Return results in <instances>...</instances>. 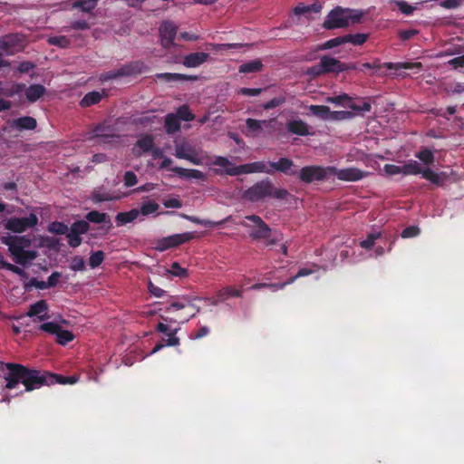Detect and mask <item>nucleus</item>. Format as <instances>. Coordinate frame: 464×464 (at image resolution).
I'll use <instances>...</instances> for the list:
<instances>
[{
  "label": "nucleus",
  "mask_w": 464,
  "mask_h": 464,
  "mask_svg": "<svg viewBox=\"0 0 464 464\" xmlns=\"http://www.w3.org/2000/svg\"><path fill=\"white\" fill-rule=\"evenodd\" d=\"M7 372L4 374L5 388L14 389L20 382L24 384L26 392H32L42 386L52 385L51 372L26 367L20 363L6 364Z\"/></svg>",
  "instance_id": "1"
},
{
  "label": "nucleus",
  "mask_w": 464,
  "mask_h": 464,
  "mask_svg": "<svg viewBox=\"0 0 464 464\" xmlns=\"http://www.w3.org/2000/svg\"><path fill=\"white\" fill-rule=\"evenodd\" d=\"M290 196L287 189L276 188L269 178L256 182L242 194V198L251 203L261 202L268 198L285 200Z\"/></svg>",
  "instance_id": "2"
},
{
  "label": "nucleus",
  "mask_w": 464,
  "mask_h": 464,
  "mask_svg": "<svg viewBox=\"0 0 464 464\" xmlns=\"http://www.w3.org/2000/svg\"><path fill=\"white\" fill-rule=\"evenodd\" d=\"M1 242L8 246L14 263L24 266L37 256L34 250H27L32 244V239L28 236L7 235L1 237Z\"/></svg>",
  "instance_id": "3"
},
{
  "label": "nucleus",
  "mask_w": 464,
  "mask_h": 464,
  "mask_svg": "<svg viewBox=\"0 0 464 464\" xmlns=\"http://www.w3.org/2000/svg\"><path fill=\"white\" fill-rule=\"evenodd\" d=\"M195 237L194 232H186L175 234L162 238H159L154 242V248L157 251L163 252L172 247L179 246L182 244L189 242Z\"/></svg>",
  "instance_id": "4"
},
{
  "label": "nucleus",
  "mask_w": 464,
  "mask_h": 464,
  "mask_svg": "<svg viewBox=\"0 0 464 464\" xmlns=\"http://www.w3.org/2000/svg\"><path fill=\"white\" fill-rule=\"evenodd\" d=\"M253 223V226H249L246 223H241L245 227H251L249 237L254 240L266 239L271 236V227L257 215H248L245 218Z\"/></svg>",
  "instance_id": "5"
},
{
  "label": "nucleus",
  "mask_w": 464,
  "mask_h": 464,
  "mask_svg": "<svg viewBox=\"0 0 464 464\" xmlns=\"http://www.w3.org/2000/svg\"><path fill=\"white\" fill-rule=\"evenodd\" d=\"M330 166H306L299 171V179L304 183H312L314 181H322L331 177Z\"/></svg>",
  "instance_id": "6"
},
{
  "label": "nucleus",
  "mask_w": 464,
  "mask_h": 464,
  "mask_svg": "<svg viewBox=\"0 0 464 464\" xmlns=\"http://www.w3.org/2000/svg\"><path fill=\"white\" fill-rule=\"evenodd\" d=\"M265 172L267 174H272V170L266 168V164L264 161H256L246 164H242L239 166H235L233 168L227 169L224 173L229 176H237L241 174H250V173H261Z\"/></svg>",
  "instance_id": "7"
},
{
  "label": "nucleus",
  "mask_w": 464,
  "mask_h": 464,
  "mask_svg": "<svg viewBox=\"0 0 464 464\" xmlns=\"http://www.w3.org/2000/svg\"><path fill=\"white\" fill-rule=\"evenodd\" d=\"M38 224V218L34 213H30L25 218H11L5 223V228L14 233H22Z\"/></svg>",
  "instance_id": "8"
},
{
  "label": "nucleus",
  "mask_w": 464,
  "mask_h": 464,
  "mask_svg": "<svg viewBox=\"0 0 464 464\" xmlns=\"http://www.w3.org/2000/svg\"><path fill=\"white\" fill-rule=\"evenodd\" d=\"M347 8L337 6L334 8L324 22L326 29L343 28L348 26Z\"/></svg>",
  "instance_id": "9"
},
{
  "label": "nucleus",
  "mask_w": 464,
  "mask_h": 464,
  "mask_svg": "<svg viewBox=\"0 0 464 464\" xmlns=\"http://www.w3.org/2000/svg\"><path fill=\"white\" fill-rule=\"evenodd\" d=\"M160 43L163 48L169 49L172 46H175L176 44L174 42L178 27L171 21H163L159 28Z\"/></svg>",
  "instance_id": "10"
},
{
  "label": "nucleus",
  "mask_w": 464,
  "mask_h": 464,
  "mask_svg": "<svg viewBox=\"0 0 464 464\" xmlns=\"http://www.w3.org/2000/svg\"><path fill=\"white\" fill-rule=\"evenodd\" d=\"M331 176H336L338 179L343 181H358L362 179L367 173L357 168L337 169L330 166Z\"/></svg>",
  "instance_id": "11"
},
{
  "label": "nucleus",
  "mask_w": 464,
  "mask_h": 464,
  "mask_svg": "<svg viewBox=\"0 0 464 464\" xmlns=\"http://www.w3.org/2000/svg\"><path fill=\"white\" fill-rule=\"evenodd\" d=\"M174 155L178 159L186 160L195 165H200L202 163L201 159L198 157L194 147L188 144H179L175 148Z\"/></svg>",
  "instance_id": "12"
},
{
  "label": "nucleus",
  "mask_w": 464,
  "mask_h": 464,
  "mask_svg": "<svg viewBox=\"0 0 464 464\" xmlns=\"http://www.w3.org/2000/svg\"><path fill=\"white\" fill-rule=\"evenodd\" d=\"M7 125L12 130L19 131L34 130L37 127V121L34 117L23 116L14 120H8Z\"/></svg>",
  "instance_id": "13"
},
{
  "label": "nucleus",
  "mask_w": 464,
  "mask_h": 464,
  "mask_svg": "<svg viewBox=\"0 0 464 464\" xmlns=\"http://www.w3.org/2000/svg\"><path fill=\"white\" fill-rule=\"evenodd\" d=\"M268 165L272 173L278 171L290 176H294L297 173V171L293 169L295 167L294 161L288 158H280L277 161H269Z\"/></svg>",
  "instance_id": "14"
},
{
  "label": "nucleus",
  "mask_w": 464,
  "mask_h": 464,
  "mask_svg": "<svg viewBox=\"0 0 464 464\" xmlns=\"http://www.w3.org/2000/svg\"><path fill=\"white\" fill-rule=\"evenodd\" d=\"M23 36L18 34H8L0 40V52L7 54L14 53L16 46H20Z\"/></svg>",
  "instance_id": "15"
},
{
  "label": "nucleus",
  "mask_w": 464,
  "mask_h": 464,
  "mask_svg": "<svg viewBox=\"0 0 464 464\" xmlns=\"http://www.w3.org/2000/svg\"><path fill=\"white\" fill-rule=\"evenodd\" d=\"M372 63V69L373 70H380L382 67H385L389 70H392V69H395V70H399V69H408V70H413V69H418V70H420L422 68V64L420 63H384L383 64H381L379 60H375L373 63Z\"/></svg>",
  "instance_id": "16"
},
{
  "label": "nucleus",
  "mask_w": 464,
  "mask_h": 464,
  "mask_svg": "<svg viewBox=\"0 0 464 464\" xmlns=\"http://www.w3.org/2000/svg\"><path fill=\"white\" fill-rule=\"evenodd\" d=\"M156 330L160 333H163L168 336V339H162L161 342L164 343L165 346H177L179 344V338L176 336L179 328H175L169 330V327L167 324L159 323L157 324Z\"/></svg>",
  "instance_id": "17"
},
{
  "label": "nucleus",
  "mask_w": 464,
  "mask_h": 464,
  "mask_svg": "<svg viewBox=\"0 0 464 464\" xmlns=\"http://www.w3.org/2000/svg\"><path fill=\"white\" fill-rule=\"evenodd\" d=\"M420 174L422 175L423 179L430 181L431 183L439 187H443L450 178L447 172L442 171L440 173H436L435 171L429 168L422 169V172H420Z\"/></svg>",
  "instance_id": "18"
},
{
  "label": "nucleus",
  "mask_w": 464,
  "mask_h": 464,
  "mask_svg": "<svg viewBox=\"0 0 464 464\" xmlns=\"http://www.w3.org/2000/svg\"><path fill=\"white\" fill-rule=\"evenodd\" d=\"M209 53L204 52L191 53L183 59V65L188 68H195L203 64L209 59Z\"/></svg>",
  "instance_id": "19"
},
{
  "label": "nucleus",
  "mask_w": 464,
  "mask_h": 464,
  "mask_svg": "<svg viewBox=\"0 0 464 464\" xmlns=\"http://www.w3.org/2000/svg\"><path fill=\"white\" fill-rule=\"evenodd\" d=\"M321 67L326 73H339L343 72L342 62L328 55L321 57Z\"/></svg>",
  "instance_id": "20"
},
{
  "label": "nucleus",
  "mask_w": 464,
  "mask_h": 464,
  "mask_svg": "<svg viewBox=\"0 0 464 464\" xmlns=\"http://www.w3.org/2000/svg\"><path fill=\"white\" fill-rule=\"evenodd\" d=\"M272 121H259L256 119L248 118L246 120V127L248 132V135H251L253 137H256L259 135L263 130L264 127L270 126Z\"/></svg>",
  "instance_id": "21"
},
{
  "label": "nucleus",
  "mask_w": 464,
  "mask_h": 464,
  "mask_svg": "<svg viewBox=\"0 0 464 464\" xmlns=\"http://www.w3.org/2000/svg\"><path fill=\"white\" fill-rule=\"evenodd\" d=\"M243 295L242 288L236 289L231 285H227L221 289H219L216 293V302L214 304L222 303L227 300L230 297H241Z\"/></svg>",
  "instance_id": "22"
},
{
  "label": "nucleus",
  "mask_w": 464,
  "mask_h": 464,
  "mask_svg": "<svg viewBox=\"0 0 464 464\" xmlns=\"http://www.w3.org/2000/svg\"><path fill=\"white\" fill-rule=\"evenodd\" d=\"M170 170L180 178L195 179L199 180H206V175L198 169H184L181 167H173Z\"/></svg>",
  "instance_id": "23"
},
{
  "label": "nucleus",
  "mask_w": 464,
  "mask_h": 464,
  "mask_svg": "<svg viewBox=\"0 0 464 464\" xmlns=\"http://www.w3.org/2000/svg\"><path fill=\"white\" fill-rule=\"evenodd\" d=\"M48 310V304L45 300H39L36 303L31 304L26 313L29 317L38 316L39 321H44L48 318L47 315H41L42 313Z\"/></svg>",
  "instance_id": "24"
},
{
  "label": "nucleus",
  "mask_w": 464,
  "mask_h": 464,
  "mask_svg": "<svg viewBox=\"0 0 464 464\" xmlns=\"http://www.w3.org/2000/svg\"><path fill=\"white\" fill-rule=\"evenodd\" d=\"M286 129L289 132L299 136H307L310 134L308 125L302 120H292L286 123Z\"/></svg>",
  "instance_id": "25"
},
{
  "label": "nucleus",
  "mask_w": 464,
  "mask_h": 464,
  "mask_svg": "<svg viewBox=\"0 0 464 464\" xmlns=\"http://www.w3.org/2000/svg\"><path fill=\"white\" fill-rule=\"evenodd\" d=\"M135 72L133 65H124L119 70L110 71L101 75L102 81H110L122 76H129Z\"/></svg>",
  "instance_id": "26"
},
{
  "label": "nucleus",
  "mask_w": 464,
  "mask_h": 464,
  "mask_svg": "<svg viewBox=\"0 0 464 464\" xmlns=\"http://www.w3.org/2000/svg\"><path fill=\"white\" fill-rule=\"evenodd\" d=\"M156 78L165 82H171L177 81H196L198 80L197 76L182 74V73H171V72H162L158 73Z\"/></svg>",
  "instance_id": "27"
},
{
  "label": "nucleus",
  "mask_w": 464,
  "mask_h": 464,
  "mask_svg": "<svg viewBox=\"0 0 464 464\" xmlns=\"http://www.w3.org/2000/svg\"><path fill=\"white\" fill-rule=\"evenodd\" d=\"M46 90L41 84H32L25 90V97L30 102H35L44 96Z\"/></svg>",
  "instance_id": "28"
},
{
  "label": "nucleus",
  "mask_w": 464,
  "mask_h": 464,
  "mask_svg": "<svg viewBox=\"0 0 464 464\" xmlns=\"http://www.w3.org/2000/svg\"><path fill=\"white\" fill-rule=\"evenodd\" d=\"M165 130L168 134H174L180 130V121L179 117L174 113H168L165 116Z\"/></svg>",
  "instance_id": "29"
},
{
  "label": "nucleus",
  "mask_w": 464,
  "mask_h": 464,
  "mask_svg": "<svg viewBox=\"0 0 464 464\" xmlns=\"http://www.w3.org/2000/svg\"><path fill=\"white\" fill-rule=\"evenodd\" d=\"M140 216V210L133 208L128 212H119L115 217L117 226H122L132 222Z\"/></svg>",
  "instance_id": "30"
},
{
  "label": "nucleus",
  "mask_w": 464,
  "mask_h": 464,
  "mask_svg": "<svg viewBox=\"0 0 464 464\" xmlns=\"http://www.w3.org/2000/svg\"><path fill=\"white\" fill-rule=\"evenodd\" d=\"M262 68H263V63H262L261 60L255 59V60L249 61L247 63H242L238 68V72L241 73H245V74L253 73V72H260L262 70Z\"/></svg>",
  "instance_id": "31"
},
{
  "label": "nucleus",
  "mask_w": 464,
  "mask_h": 464,
  "mask_svg": "<svg viewBox=\"0 0 464 464\" xmlns=\"http://www.w3.org/2000/svg\"><path fill=\"white\" fill-rule=\"evenodd\" d=\"M347 107L352 111H355L357 114L363 115L365 112H369L372 109V105L369 102L360 101L355 102L354 100H351L349 103H347Z\"/></svg>",
  "instance_id": "32"
},
{
  "label": "nucleus",
  "mask_w": 464,
  "mask_h": 464,
  "mask_svg": "<svg viewBox=\"0 0 464 464\" xmlns=\"http://www.w3.org/2000/svg\"><path fill=\"white\" fill-rule=\"evenodd\" d=\"M101 100H102L101 92H99L97 91H93V92H88L87 94L84 95V97L80 102V105L83 108L90 107V106L99 103L101 102Z\"/></svg>",
  "instance_id": "33"
},
{
  "label": "nucleus",
  "mask_w": 464,
  "mask_h": 464,
  "mask_svg": "<svg viewBox=\"0 0 464 464\" xmlns=\"http://www.w3.org/2000/svg\"><path fill=\"white\" fill-rule=\"evenodd\" d=\"M309 111L323 120H331V110L325 105H311Z\"/></svg>",
  "instance_id": "34"
},
{
  "label": "nucleus",
  "mask_w": 464,
  "mask_h": 464,
  "mask_svg": "<svg viewBox=\"0 0 464 464\" xmlns=\"http://www.w3.org/2000/svg\"><path fill=\"white\" fill-rule=\"evenodd\" d=\"M402 174L404 175H418L422 172V168L416 160H409L401 166Z\"/></svg>",
  "instance_id": "35"
},
{
  "label": "nucleus",
  "mask_w": 464,
  "mask_h": 464,
  "mask_svg": "<svg viewBox=\"0 0 464 464\" xmlns=\"http://www.w3.org/2000/svg\"><path fill=\"white\" fill-rule=\"evenodd\" d=\"M98 0H75L72 7L79 8L84 13H91L97 6Z\"/></svg>",
  "instance_id": "36"
},
{
  "label": "nucleus",
  "mask_w": 464,
  "mask_h": 464,
  "mask_svg": "<svg viewBox=\"0 0 464 464\" xmlns=\"http://www.w3.org/2000/svg\"><path fill=\"white\" fill-rule=\"evenodd\" d=\"M369 38L368 34H349L344 35V42L353 45H362Z\"/></svg>",
  "instance_id": "37"
},
{
  "label": "nucleus",
  "mask_w": 464,
  "mask_h": 464,
  "mask_svg": "<svg viewBox=\"0 0 464 464\" xmlns=\"http://www.w3.org/2000/svg\"><path fill=\"white\" fill-rule=\"evenodd\" d=\"M415 157L428 166L433 164L434 162V154L432 150L428 148H424L421 150L418 151L415 154Z\"/></svg>",
  "instance_id": "38"
},
{
  "label": "nucleus",
  "mask_w": 464,
  "mask_h": 464,
  "mask_svg": "<svg viewBox=\"0 0 464 464\" xmlns=\"http://www.w3.org/2000/svg\"><path fill=\"white\" fill-rule=\"evenodd\" d=\"M114 198L107 191H102L101 189H94L92 192L91 199L93 203L98 204L104 201L112 200Z\"/></svg>",
  "instance_id": "39"
},
{
  "label": "nucleus",
  "mask_w": 464,
  "mask_h": 464,
  "mask_svg": "<svg viewBox=\"0 0 464 464\" xmlns=\"http://www.w3.org/2000/svg\"><path fill=\"white\" fill-rule=\"evenodd\" d=\"M175 114L179 117V121H192L195 119V115L190 111L187 104L179 106Z\"/></svg>",
  "instance_id": "40"
},
{
  "label": "nucleus",
  "mask_w": 464,
  "mask_h": 464,
  "mask_svg": "<svg viewBox=\"0 0 464 464\" xmlns=\"http://www.w3.org/2000/svg\"><path fill=\"white\" fill-rule=\"evenodd\" d=\"M48 231L53 235H66L69 227L63 222L53 221L49 225Z\"/></svg>",
  "instance_id": "41"
},
{
  "label": "nucleus",
  "mask_w": 464,
  "mask_h": 464,
  "mask_svg": "<svg viewBox=\"0 0 464 464\" xmlns=\"http://www.w3.org/2000/svg\"><path fill=\"white\" fill-rule=\"evenodd\" d=\"M90 229V225L87 220H78L72 224L69 230L74 234L83 235L86 234Z\"/></svg>",
  "instance_id": "42"
},
{
  "label": "nucleus",
  "mask_w": 464,
  "mask_h": 464,
  "mask_svg": "<svg viewBox=\"0 0 464 464\" xmlns=\"http://www.w3.org/2000/svg\"><path fill=\"white\" fill-rule=\"evenodd\" d=\"M85 218L88 223L92 222L95 224H101L106 222L108 216L106 213L92 210L86 214Z\"/></svg>",
  "instance_id": "43"
},
{
  "label": "nucleus",
  "mask_w": 464,
  "mask_h": 464,
  "mask_svg": "<svg viewBox=\"0 0 464 464\" xmlns=\"http://www.w3.org/2000/svg\"><path fill=\"white\" fill-rule=\"evenodd\" d=\"M74 339V335L72 332L64 330L60 327V330L56 334V342L61 345H65Z\"/></svg>",
  "instance_id": "44"
},
{
  "label": "nucleus",
  "mask_w": 464,
  "mask_h": 464,
  "mask_svg": "<svg viewBox=\"0 0 464 464\" xmlns=\"http://www.w3.org/2000/svg\"><path fill=\"white\" fill-rule=\"evenodd\" d=\"M51 45L58 46L61 48H67L71 45V40L65 35L51 36L48 39Z\"/></svg>",
  "instance_id": "45"
},
{
  "label": "nucleus",
  "mask_w": 464,
  "mask_h": 464,
  "mask_svg": "<svg viewBox=\"0 0 464 464\" xmlns=\"http://www.w3.org/2000/svg\"><path fill=\"white\" fill-rule=\"evenodd\" d=\"M137 146L140 148L144 152H149L154 146L153 137L150 135H145L138 140Z\"/></svg>",
  "instance_id": "46"
},
{
  "label": "nucleus",
  "mask_w": 464,
  "mask_h": 464,
  "mask_svg": "<svg viewBox=\"0 0 464 464\" xmlns=\"http://www.w3.org/2000/svg\"><path fill=\"white\" fill-rule=\"evenodd\" d=\"M104 256H105V255H104L103 251H102V250H98V251L92 253L89 257V266L92 268L98 267L103 262Z\"/></svg>",
  "instance_id": "47"
},
{
  "label": "nucleus",
  "mask_w": 464,
  "mask_h": 464,
  "mask_svg": "<svg viewBox=\"0 0 464 464\" xmlns=\"http://www.w3.org/2000/svg\"><path fill=\"white\" fill-rule=\"evenodd\" d=\"M183 300L186 302L174 301V302L170 303L168 306H166L165 309L160 308V310L164 311L165 313H171L174 310L178 311V310L184 309L189 304V300L187 297H184Z\"/></svg>",
  "instance_id": "48"
},
{
  "label": "nucleus",
  "mask_w": 464,
  "mask_h": 464,
  "mask_svg": "<svg viewBox=\"0 0 464 464\" xmlns=\"http://www.w3.org/2000/svg\"><path fill=\"white\" fill-rule=\"evenodd\" d=\"M351 100L352 98L346 93L327 98L328 102L334 103L335 105H343L346 107L347 103H349Z\"/></svg>",
  "instance_id": "49"
},
{
  "label": "nucleus",
  "mask_w": 464,
  "mask_h": 464,
  "mask_svg": "<svg viewBox=\"0 0 464 464\" xmlns=\"http://www.w3.org/2000/svg\"><path fill=\"white\" fill-rule=\"evenodd\" d=\"M169 272L172 276H178V277H180V278L186 277L188 275V269H186L184 267H181V266L178 262H173L171 264V266H170V269L169 270Z\"/></svg>",
  "instance_id": "50"
},
{
  "label": "nucleus",
  "mask_w": 464,
  "mask_h": 464,
  "mask_svg": "<svg viewBox=\"0 0 464 464\" xmlns=\"http://www.w3.org/2000/svg\"><path fill=\"white\" fill-rule=\"evenodd\" d=\"M158 209H159L158 203H156L154 201H148V202H144L141 205L140 214L141 213L143 216H148V215H150V214L156 212Z\"/></svg>",
  "instance_id": "51"
},
{
  "label": "nucleus",
  "mask_w": 464,
  "mask_h": 464,
  "mask_svg": "<svg viewBox=\"0 0 464 464\" xmlns=\"http://www.w3.org/2000/svg\"><path fill=\"white\" fill-rule=\"evenodd\" d=\"M380 237L381 233H371L360 243V245L362 248L371 249L374 246L375 240Z\"/></svg>",
  "instance_id": "52"
},
{
  "label": "nucleus",
  "mask_w": 464,
  "mask_h": 464,
  "mask_svg": "<svg viewBox=\"0 0 464 464\" xmlns=\"http://www.w3.org/2000/svg\"><path fill=\"white\" fill-rule=\"evenodd\" d=\"M70 268L72 271H84L86 269L85 261L82 256H74L72 259Z\"/></svg>",
  "instance_id": "53"
},
{
  "label": "nucleus",
  "mask_w": 464,
  "mask_h": 464,
  "mask_svg": "<svg viewBox=\"0 0 464 464\" xmlns=\"http://www.w3.org/2000/svg\"><path fill=\"white\" fill-rule=\"evenodd\" d=\"M343 44H345L344 35L332 38V39L326 41L322 45L321 49H323V50L332 49V48L337 47Z\"/></svg>",
  "instance_id": "54"
},
{
  "label": "nucleus",
  "mask_w": 464,
  "mask_h": 464,
  "mask_svg": "<svg viewBox=\"0 0 464 464\" xmlns=\"http://www.w3.org/2000/svg\"><path fill=\"white\" fill-rule=\"evenodd\" d=\"M396 5L398 6L399 10L406 15H411L413 14L416 7L409 5L407 2L403 0H397L395 1Z\"/></svg>",
  "instance_id": "55"
},
{
  "label": "nucleus",
  "mask_w": 464,
  "mask_h": 464,
  "mask_svg": "<svg viewBox=\"0 0 464 464\" xmlns=\"http://www.w3.org/2000/svg\"><path fill=\"white\" fill-rule=\"evenodd\" d=\"M66 237L68 239V245L73 248L78 247L82 242L81 235L74 234L71 230L66 234Z\"/></svg>",
  "instance_id": "56"
},
{
  "label": "nucleus",
  "mask_w": 464,
  "mask_h": 464,
  "mask_svg": "<svg viewBox=\"0 0 464 464\" xmlns=\"http://www.w3.org/2000/svg\"><path fill=\"white\" fill-rule=\"evenodd\" d=\"M285 101L286 100L285 96L275 97L272 100L266 102L265 104H263V108L265 110H271L284 104Z\"/></svg>",
  "instance_id": "57"
},
{
  "label": "nucleus",
  "mask_w": 464,
  "mask_h": 464,
  "mask_svg": "<svg viewBox=\"0 0 464 464\" xmlns=\"http://www.w3.org/2000/svg\"><path fill=\"white\" fill-rule=\"evenodd\" d=\"M420 233V229L417 226H410L405 227L401 233V236L402 238H410L417 237Z\"/></svg>",
  "instance_id": "58"
},
{
  "label": "nucleus",
  "mask_w": 464,
  "mask_h": 464,
  "mask_svg": "<svg viewBox=\"0 0 464 464\" xmlns=\"http://www.w3.org/2000/svg\"><path fill=\"white\" fill-rule=\"evenodd\" d=\"M347 16H348L347 17L348 24L350 22H352L353 24H355V23H359L361 21V19L363 16V13L360 10H353V9L347 8Z\"/></svg>",
  "instance_id": "59"
},
{
  "label": "nucleus",
  "mask_w": 464,
  "mask_h": 464,
  "mask_svg": "<svg viewBox=\"0 0 464 464\" xmlns=\"http://www.w3.org/2000/svg\"><path fill=\"white\" fill-rule=\"evenodd\" d=\"M60 327L61 326L58 324L53 323V322L44 323L40 325V329L42 331L46 332L51 334H55V335H56L57 332L60 330Z\"/></svg>",
  "instance_id": "60"
},
{
  "label": "nucleus",
  "mask_w": 464,
  "mask_h": 464,
  "mask_svg": "<svg viewBox=\"0 0 464 464\" xmlns=\"http://www.w3.org/2000/svg\"><path fill=\"white\" fill-rule=\"evenodd\" d=\"M208 46H210L212 49H215L217 51H226L229 49H235V48H241L243 47L242 44H209Z\"/></svg>",
  "instance_id": "61"
},
{
  "label": "nucleus",
  "mask_w": 464,
  "mask_h": 464,
  "mask_svg": "<svg viewBox=\"0 0 464 464\" xmlns=\"http://www.w3.org/2000/svg\"><path fill=\"white\" fill-rule=\"evenodd\" d=\"M124 185L127 188L135 186L138 183V178L133 171H127L124 174Z\"/></svg>",
  "instance_id": "62"
},
{
  "label": "nucleus",
  "mask_w": 464,
  "mask_h": 464,
  "mask_svg": "<svg viewBox=\"0 0 464 464\" xmlns=\"http://www.w3.org/2000/svg\"><path fill=\"white\" fill-rule=\"evenodd\" d=\"M353 112L346 111H331V120L341 121L353 117Z\"/></svg>",
  "instance_id": "63"
},
{
  "label": "nucleus",
  "mask_w": 464,
  "mask_h": 464,
  "mask_svg": "<svg viewBox=\"0 0 464 464\" xmlns=\"http://www.w3.org/2000/svg\"><path fill=\"white\" fill-rule=\"evenodd\" d=\"M463 0H443L440 5L445 9H455L461 5Z\"/></svg>",
  "instance_id": "64"
}]
</instances>
